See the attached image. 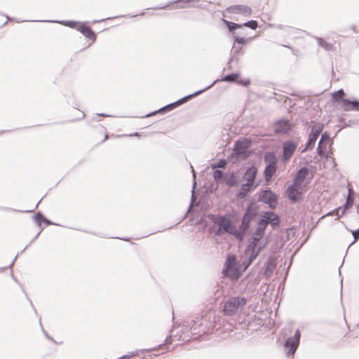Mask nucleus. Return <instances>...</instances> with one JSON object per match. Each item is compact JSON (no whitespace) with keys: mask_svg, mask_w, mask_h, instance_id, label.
<instances>
[{"mask_svg":"<svg viewBox=\"0 0 359 359\" xmlns=\"http://www.w3.org/2000/svg\"><path fill=\"white\" fill-rule=\"evenodd\" d=\"M222 273L224 276H229L231 279L236 280L239 278L240 273L237 268L236 259L234 255L228 257L226 259Z\"/></svg>","mask_w":359,"mask_h":359,"instance_id":"nucleus-6","label":"nucleus"},{"mask_svg":"<svg viewBox=\"0 0 359 359\" xmlns=\"http://www.w3.org/2000/svg\"><path fill=\"white\" fill-rule=\"evenodd\" d=\"M343 210L342 207H339L338 208L335 209L333 212V215H335L337 216V218H339V215H341V210Z\"/></svg>","mask_w":359,"mask_h":359,"instance_id":"nucleus-47","label":"nucleus"},{"mask_svg":"<svg viewBox=\"0 0 359 359\" xmlns=\"http://www.w3.org/2000/svg\"><path fill=\"white\" fill-rule=\"evenodd\" d=\"M323 124L320 123H313L311 128V133L309 135L308 141L306 144L304 149L302 151V153L305 152L308 150H311V149L313 148L318 137L323 131Z\"/></svg>","mask_w":359,"mask_h":359,"instance_id":"nucleus-7","label":"nucleus"},{"mask_svg":"<svg viewBox=\"0 0 359 359\" xmlns=\"http://www.w3.org/2000/svg\"><path fill=\"white\" fill-rule=\"evenodd\" d=\"M276 266V259L269 257L264 266V274L266 278L270 277Z\"/></svg>","mask_w":359,"mask_h":359,"instance_id":"nucleus-20","label":"nucleus"},{"mask_svg":"<svg viewBox=\"0 0 359 359\" xmlns=\"http://www.w3.org/2000/svg\"><path fill=\"white\" fill-rule=\"evenodd\" d=\"M315 39H316L318 46L322 47L325 50H326L327 52L335 51L336 48L332 43L327 42L321 37L316 36V37H315Z\"/></svg>","mask_w":359,"mask_h":359,"instance_id":"nucleus-24","label":"nucleus"},{"mask_svg":"<svg viewBox=\"0 0 359 359\" xmlns=\"http://www.w3.org/2000/svg\"><path fill=\"white\" fill-rule=\"evenodd\" d=\"M261 248L259 249H250V255L248 257V260L246 263H245L244 270H245L257 258L259 252L261 251Z\"/></svg>","mask_w":359,"mask_h":359,"instance_id":"nucleus-28","label":"nucleus"},{"mask_svg":"<svg viewBox=\"0 0 359 359\" xmlns=\"http://www.w3.org/2000/svg\"><path fill=\"white\" fill-rule=\"evenodd\" d=\"M277 170V166H270L266 165L265 169L264 170V179L266 182H270L276 173Z\"/></svg>","mask_w":359,"mask_h":359,"instance_id":"nucleus-26","label":"nucleus"},{"mask_svg":"<svg viewBox=\"0 0 359 359\" xmlns=\"http://www.w3.org/2000/svg\"><path fill=\"white\" fill-rule=\"evenodd\" d=\"M323 144H318L317 147V153L320 157L325 156V152H326V147L324 146ZM326 158H327V156H326Z\"/></svg>","mask_w":359,"mask_h":359,"instance_id":"nucleus-40","label":"nucleus"},{"mask_svg":"<svg viewBox=\"0 0 359 359\" xmlns=\"http://www.w3.org/2000/svg\"><path fill=\"white\" fill-rule=\"evenodd\" d=\"M27 20H17L16 22H26Z\"/></svg>","mask_w":359,"mask_h":359,"instance_id":"nucleus-64","label":"nucleus"},{"mask_svg":"<svg viewBox=\"0 0 359 359\" xmlns=\"http://www.w3.org/2000/svg\"><path fill=\"white\" fill-rule=\"evenodd\" d=\"M344 90L343 89H339L332 93V100L334 102H341V105H343V100L346 99L344 98Z\"/></svg>","mask_w":359,"mask_h":359,"instance_id":"nucleus-27","label":"nucleus"},{"mask_svg":"<svg viewBox=\"0 0 359 359\" xmlns=\"http://www.w3.org/2000/svg\"><path fill=\"white\" fill-rule=\"evenodd\" d=\"M41 232V230L36 235L34 236V238L30 241V243L20 252V253L22 254V252H25V250L32 244L33 243L36 239L37 238L39 237V236L40 235Z\"/></svg>","mask_w":359,"mask_h":359,"instance_id":"nucleus-45","label":"nucleus"},{"mask_svg":"<svg viewBox=\"0 0 359 359\" xmlns=\"http://www.w3.org/2000/svg\"><path fill=\"white\" fill-rule=\"evenodd\" d=\"M171 343V337H167L165 339V344H170Z\"/></svg>","mask_w":359,"mask_h":359,"instance_id":"nucleus-59","label":"nucleus"},{"mask_svg":"<svg viewBox=\"0 0 359 359\" xmlns=\"http://www.w3.org/2000/svg\"><path fill=\"white\" fill-rule=\"evenodd\" d=\"M256 187L257 185L254 186L253 184H248L246 182L243 184L236 194L237 197L240 199H245L248 193H250Z\"/></svg>","mask_w":359,"mask_h":359,"instance_id":"nucleus-21","label":"nucleus"},{"mask_svg":"<svg viewBox=\"0 0 359 359\" xmlns=\"http://www.w3.org/2000/svg\"><path fill=\"white\" fill-rule=\"evenodd\" d=\"M239 77V73H231L228 74L225 76H224L221 81H226V82H230V83H234L238 81V79Z\"/></svg>","mask_w":359,"mask_h":359,"instance_id":"nucleus-30","label":"nucleus"},{"mask_svg":"<svg viewBox=\"0 0 359 359\" xmlns=\"http://www.w3.org/2000/svg\"><path fill=\"white\" fill-rule=\"evenodd\" d=\"M43 333L48 339L53 341V342H55V340L50 336H49L48 334L44 330H43Z\"/></svg>","mask_w":359,"mask_h":359,"instance_id":"nucleus-53","label":"nucleus"},{"mask_svg":"<svg viewBox=\"0 0 359 359\" xmlns=\"http://www.w3.org/2000/svg\"><path fill=\"white\" fill-rule=\"evenodd\" d=\"M78 31H79L86 38L92 40L93 42L95 41L96 34L88 25V22H81L78 27Z\"/></svg>","mask_w":359,"mask_h":359,"instance_id":"nucleus-13","label":"nucleus"},{"mask_svg":"<svg viewBox=\"0 0 359 359\" xmlns=\"http://www.w3.org/2000/svg\"><path fill=\"white\" fill-rule=\"evenodd\" d=\"M301 333L297 330L294 336L288 337L285 342V347L288 348L287 355H294L299 344Z\"/></svg>","mask_w":359,"mask_h":359,"instance_id":"nucleus-9","label":"nucleus"},{"mask_svg":"<svg viewBox=\"0 0 359 359\" xmlns=\"http://www.w3.org/2000/svg\"><path fill=\"white\" fill-rule=\"evenodd\" d=\"M157 113H159V111H158V110L157 111H154L151 112V113H149L148 114L145 115L144 117H150V116L156 115Z\"/></svg>","mask_w":359,"mask_h":359,"instance_id":"nucleus-57","label":"nucleus"},{"mask_svg":"<svg viewBox=\"0 0 359 359\" xmlns=\"http://www.w3.org/2000/svg\"><path fill=\"white\" fill-rule=\"evenodd\" d=\"M226 11L230 13L242 14L245 16H250L252 14L251 8L245 5H233L228 7Z\"/></svg>","mask_w":359,"mask_h":359,"instance_id":"nucleus-12","label":"nucleus"},{"mask_svg":"<svg viewBox=\"0 0 359 359\" xmlns=\"http://www.w3.org/2000/svg\"><path fill=\"white\" fill-rule=\"evenodd\" d=\"M177 4L174 7L176 9L189 8L186 3H177Z\"/></svg>","mask_w":359,"mask_h":359,"instance_id":"nucleus-46","label":"nucleus"},{"mask_svg":"<svg viewBox=\"0 0 359 359\" xmlns=\"http://www.w3.org/2000/svg\"><path fill=\"white\" fill-rule=\"evenodd\" d=\"M29 302H30L31 306L33 307V309H34V312H35V313H36V309L34 307V306H33V304H32V301H31L30 299H29Z\"/></svg>","mask_w":359,"mask_h":359,"instance_id":"nucleus-62","label":"nucleus"},{"mask_svg":"<svg viewBox=\"0 0 359 359\" xmlns=\"http://www.w3.org/2000/svg\"><path fill=\"white\" fill-rule=\"evenodd\" d=\"M258 215V207L253 203L248 205L245 213L241 219V224L239 226L238 231L241 232L242 239L244 234L250 228L252 220Z\"/></svg>","mask_w":359,"mask_h":359,"instance_id":"nucleus-2","label":"nucleus"},{"mask_svg":"<svg viewBox=\"0 0 359 359\" xmlns=\"http://www.w3.org/2000/svg\"><path fill=\"white\" fill-rule=\"evenodd\" d=\"M297 144L293 141L287 140L284 142L283 146V161H288L294 153Z\"/></svg>","mask_w":359,"mask_h":359,"instance_id":"nucleus-10","label":"nucleus"},{"mask_svg":"<svg viewBox=\"0 0 359 359\" xmlns=\"http://www.w3.org/2000/svg\"><path fill=\"white\" fill-rule=\"evenodd\" d=\"M224 233H225L224 230H222V229L219 228L218 226L217 229L215 231V235L217 236H222Z\"/></svg>","mask_w":359,"mask_h":359,"instance_id":"nucleus-48","label":"nucleus"},{"mask_svg":"<svg viewBox=\"0 0 359 359\" xmlns=\"http://www.w3.org/2000/svg\"><path fill=\"white\" fill-rule=\"evenodd\" d=\"M195 189H196V182H194L193 188H192V191H191V193H192L191 201H194V198Z\"/></svg>","mask_w":359,"mask_h":359,"instance_id":"nucleus-56","label":"nucleus"},{"mask_svg":"<svg viewBox=\"0 0 359 359\" xmlns=\"http://www.w3.org/2000/svg\"><path fill=\"white\" fill-rule=\"evenodd\" d=\"M266 165L277 166V158L273 152H266L264 157Z\"/></svg>","mask_w":359,"mask_h":359,"instance_id":"nucleus-25","label":"nucleus"},{"mask_svg":"<svg viewBox=\"0 0 359 359\" xmlns=\"http://www.w3.org/2000/svg\"><path fill=\"white\" fill-rule=\"evenodd\" d=\"M341 108L345 111H359V100L357 99H346L343 100Z\"/></svg>","mask_w":359,"mask_h":359,"instance_id":"nucleus-18","label":"nucleus"},{"mask_svg":"<svg viewBox=\"0 0 359 359\" xmlns=\"http://www.w3.org/2000/svg\"><path fill=\"white\" fill-rule=\"evenodd\" d=\"M207 217L215 225H217L219 228L222 229V230H224L225 233L233 236L238 240H242L241 232L238 231V229L226 216L209 214Z\"/></svg>","mask_w":359,"mask_h":359,"instance_id":"nucleus-1","label":"nucleus"},{"mask_svg":"<svg viewBox=\"0 0 359 359\" xmlns=\"http://www.w3.org/2000/svg\"><path fill=\"white\" fill-rule=\"evenodd\" d=\"M98 116L109 117V116H111V115L107 114H103V113L97 114L96 116H95L93 118V120L97 121L96 117H98Z\"/></svg>","mask_w":359,"mask_h":359,"instance_id":"nucleus-51","label":"nucleus"},{"mask_svg":"<svg viewBox=\"0 0 359 359\" xmlns=\"http://www.w3.org/2000/svg\"><path fill=\"white\" fill-rule=\"evenodd\" d=\"M129 136H140V133L137 132H135L133 134H130Z\"/></svg>","mask_w":359,"mask_h":359,"instance_id":"nucleus-61","label":"nucleus"},{"mask_svg":"<svg viewBox=\"0 0 359 359\" xmlns=\"http://www.w3.org/2000/svg\"><path fill=\"white\" fill-rule=\"evenodd\" d=\"M177 107V105L176 102H174L170 103V104L160 108L158 110V111H159L160 114H163V113L170 111Z\"/></svg>","mask_w":359,"mask_h":359,"instance_id":"nucleus-33","label":"nucleus"},{"mask_svg":"<svg viewBox=\"0 0 359 359\" xmlns=\"http://www.w3.org/2000/svg\"><path fill=\"white\" fill-rule=\"evenodd\" d=\"M218 80H216L212 84H210V86H208V87L202 89V90H199L192 94H190V95H188L187 96H184V97L177 100L175 102L177 105V107H179L180 105L187 102V101H189V100H191V98L201 94L202 93L205 92V90H208L209 88H210L211 87L213 86V85Z\"/></svg>","mask_w":359,"mask_h":359,"instance_id":"nucleus-19","label":"nucleus"},{"mask_svg":"<svg viewBox=\"0 0 359 359\" xmlns=\"http://www.w3.org/2000/svg\"><path fill=\"white\" fill-rule=\"evenodd\" d=\"M227 164V162L225 159H219L217 163L212 165V168H225L226 165Z\"/></svg>","mask_w":359,"mask_h":359,"instance_id":"nucleus-42","label":"nucleus"},{"mask_svg":"<svg viewBox=\"0 0 359 359\" xmlns=\"http://www.w3.org/2000/svg\"><path fill=\"white\" fill-rule=\"evenodd\" d=\"M257 174V168H256V166L252 165L246 169L243 176V178L244 180L246 181V183L254 185Z\"/></svg>","mask_w":359,"mask_h":359,"instance_id":"nucleus-17","label":"nucleus"},{"mask_svg":"<svg viewBox=\"0 0 359 359\" xmlns=\"http://www.w3.org/2000/svg\"><path fill=\"white\" fill-rule=\"evenodd\" d=\"M43 222H44L46 225H51V224H54V225H57L55 223H53L50 220L48 219L47 218H46L44 217V219H43Z\"/></svg>","mask_w":359,"mask_h":359,"instance_id":"nucleus-52","label":"nucleus"},{"mask_svg":"<svg viewBox=\"0 0 359 359\" xmlns=\"http://www.w3.org/2000/svg\"><path fill=\"white\" fill-rule=\"evenodd\" d=\"M243 54V47L241 46H237L233 44L231 50V56L228 61V67L231 69V63L233 62H238L240 60V57Z\"/></svg>","mask_w":359,"mask_h":359,"instance_id":"nucleus-14","label":"nucleus"},{"mask_svg":"<svg viewBox=\"0 0 359 359\" xmlns=\"http://www.w3.org/2000/svg\"><path fill=\"white\" fill-rule=\"evenodd\" d=\"M302 187H299L295 184H292L290 185L287 190V195L289 199L295 203L299 201L302 198V191H301Z\"/></svg>","mask_w":359,"mask_h":359,"instance_id":"nucleus-11","label":"nucleus"},{"mask_svg":"<svg viewBox=\"0 0 359 359\" xmlns=\"http://www.w3.org/2000/svg\"><path fill=\"white\" fill-rule=\"evenodd\" d=\"M224 22L225 25L226 26L229 32L231 33L232 36H233V32H236V29L243 28V25H241V24H237V23H235V22H231V21H228L226 20H224Z\"/></svg>","mask_w":359,"mask_h":359,"instance_id":"nucleus-29","label":"nucleus"},{"mask_svg":"<svg viewBox=\"0 0 359 359\" xmlns=\"http://www.w3.org/2000/svg\"><path fill=\"white\" fill-rule=\"evenodd\" d=\"M126 15H120V16H118V17H113V18H106V20H111V19H114V18H121V17H125ZM105 20V19H102V20H94L93 22V23H97V22H102Z\"/></svg>","mask_w":359,"mask_h":359,"instance_id":"nucleus-50","label":"nucleus"},{"mask_svg":"<svg viewBox=\"0 0 359 359\" xmlns=\"http://www.w3.org/2000/svg\"><path fill=\"white\" fill-rule=\"evenodd\" d=\"M250 144V140L248 139L237 140L233 146V152L232 156H235L236 158L241 157L243 159H246L250 155V152L248 151Z\"/></svg>","mask_w":359,"mask_h":359,"instance_id":"nucleus-4","label":"nucleus"},{"mask_svg":"<svg viewBox=\"0 0 359 359\" xmlns=\"http://www.w3.org/2000/svg\"><path fill=\"white\" fill-rule=\"evenodd\" d=\"M245 304L246 299L244 297H232L224 303L223 311L225 315L232 316L238 311L240 307Z\"/></svg>","mask_w":359,"mask_h":359,"instance_id":"nucleus-3","label":"nucleus"},{"mask_svg":"<svg viewBox=\"0 0 359 359\" xmlns=\"http://www.w3.org/2000/svg\"><path fill=\"white\" fill-rule=\"evenodd\" d=\"M233 44L237 43V46H241L246 43L250 39H245V37H241L238 36L236 32H233Z\"/></svg>","mask_w":359,"mask_h":359,"instance_id":"nucleus-32","label":"nucleus"},{"mask_svg":"<svg viewBox=\"0 0 359 359\" xmlns=\"http://www.w3.org/2000/svg\"><path fill=\"white\" fill-rule=\"evenodd\" d=\"M331 140H330V135L327 132H324L322 135H321V137L320 139V141L318 142V144H327L329 142H330Z\"/></svg>","mask_w":359,"mask_h":359,"instance_id":"nucleus-39","label":"nucleus"},{"mask_svg":"<svg viewBox=\"0 0 359 359\" xmlns=\"http://www.w3.org/2000/svg\"><path fill=\"white\" fill-rule=\"evenodd\" d=\"M32 219L39 226H41L44 219V215L41 212H38L32 217Z\"/></svg>","mask_w":359,"mask_h":359,"instance_id":"nucleus-37","label":"nucleus"},{"mask_svg":"<svg viewBox=\"0 0 359 359\" xmlns=\"http://www.w3.org/2000/svg\"><path fill=\"white\" fill-rule=\"evenodd\" d=\"M276 28H277L278 29L283 30L286 28V26L283 25H276Z\"/></svg>","mask_w":359,"mask_h":359,"instance_id":"nucleus-58","label":"nucleus"},{"mask_svg":"<svg viewBox=\"0 0 359 359\" xmlns=\"http://www.w3.org/2000/svg\"><path fill=\"white\" fill-rule=\"evenodd\" d=\"M39 22H47L58 23L72 29L78 30V27L81 23L76 20H38Z\"/></svg>","mask_w":359,"mask_h":359,"instance_id":"nucleus-23","label":"nucleus"},{"mask_svg":"<svg viewBox=\"0 0 359 359\" xmlns=\"http://www.w3.org/2000/svg\"><path fill=\"white\" fill-rule=\"evenodd\" d=\"M0 210H3V211H7V212H29V210L22 211V210H16V209H14L12 208L1 207V206H0Z\"/></svg>","mask_w":359,"mask_h":359,"instance_id":"nucleus-44","label":"nucleus"},{"mask_svg":"<svg viewBox=\"0 0 359 359\" xmlns=\"http://www.w3.org/2000/svg\"><path fill=\"white\" fill-rule=\"evenodd\" d=\"M260 241V238L252 236L249 239V248L250 249H262V247L258 246V243Z\"/></svg>","mask_w":359,"mask_h":359,"instance_id":"nucleus-34","label":"nucleus"},{"mask_svg":"<svg viewBox=\"0 0 359 359\" xmlns=\"http://www.w3.org/2000/svg\"><path fill=\"white\" fill-rule=\"evenodd\" d=\"M201 0H175L174 1L170 2L168 4L163 6H158L154 8L155 10H159V9H164L170 4H172L173 3H186L187 4V6L189 8H194L198 7V5L196 4H198Z\"/></svg>","mask_w":359,"mask_h":359,"instance_id":"nucleus-22","label":"nucleus"},{"mask_svg":"<svg viewBox=\"0 0 359 359\" xmlns=\"http://www.w3.org/2000/svg\"><path fill=\"white\" fill-rule=\"evenodd\" d=\"M242 25H243V27H248L253 30L256 29L258 27L257 21L254 20H248Z\"/></svg>","mask_w":359,"mask_h":359,"instance_id":"nucleus-38","label":"nucleus"},{"mask_svg":"<svg viewBox=\"0 0 359 359\" xmlns=\"http://www.w3.org/2000/svg\"><path fill=\"white\" fill-rule=\"evenodd\" d=\"M353 202H354L353 197H352L351 196H348L346 198V203L344 205L343 210H341V215H339V217H341L343 215H344L346 212V210L351 208L353 206Z\"/></svg>","mask_w":359,"mask_h":359,"instance_id":"nucleus-31","label":"nucleus"},{"mask_svg":"<svg viewBox=\"0 0 359 359\" xmlns=\"http://www.w3.org/2000/svg\"><path fill=\"white\" fill-rule=\"evenodd\" d=\"M280 224V217L275 212L271 211H265L261 215V218L258 220L257 224L264 226L266 228L269 224L273 227L278 226Z\"/></svg>","mask_w":359,"mask_h":359,"instance_id":"nucleus-8","label":"nucleus"},{"mask_svg":"<svg viewBox=\"0 0 359 359\" xmlns=\"http://www.w3.org/2000/svg\"><path fill=\"white\" fill-rule=\"evenodd\" d=\"M257 225H258V226L255 229V231L254 232V235H255L256 237H257V238H260V239H261L262 238V236H264L266 228L264 226H262L260 224H257Z\"/></svg>","mask_w":359,"mask_h":359,"instance_id":"nucleus-36","label":"nucleus"},{"mask_svg":"<svg viewBox=\"0 0 359 359\" xmlns=\"http://www.w3.org/2000/svg\"><path fill=\"white\" fill-rule=\"evenodd\" d=\"M213 178L215 181H219L223 178H224V173L220 170H215L213 171Z\"/></svg>","mask_w":359,"mask_h":359,"instance_id":"nucleus-41","label":"nucleus"},{"mask_svg":"<svg viewBox=\"0 0 359 359\" xmlns=\"http://www.w3.org/2000/svg\"><path fill=\"white\" fill-rule=\"evenodd\" d=\"M225 182L229 187H234L236 184L235 174L231 172L228 177H225Z\"/></svg>","mask_w":359,"mask_h":359,"instance_id":"nucleus-35","label":"nucleus"},{"mask_svg":"<svg viewBox=\"0 0 359 359\" xmlns=\"http://www.w3.org/2000/svg\"><path fill=\"white\" fill-rule=\"evenodd\" d=\"M352 233V235L354 238V241L349 245L348 247V249L350 248V246L353 244L356 241L359 239V228L358 229L351 231Z\"/></svg>","mask_w":359,"mask_h":359,"instance_id":"nucleus-43","label":"nucleus"},{"mask_svg":"<svg viewBox=\"0 0 359 359\" xmlns=\"http://www.w3.org/2000/svg\"><path fill=\"white\" fill-rule=\"evenodd\" d=\"M130 357V355H124L119 357L117 359H129Z\"/></svg>","mask_w":359,"mask_h":359,"instance_id":"nucleus-60","label":"nucleus"},{"mask_svg":"<svg viewBox=\"0 0 359 359\" xmlns=\"http://www.w3.org/2000/svg\"><path fill=\"white\" fill-rule=\"evenodd\" d=\"M259 202L267 204L271 209H275L278 204V197L271 189L261 190L257 193Z\"/></svg>","mask_w":359,"mask_h":359,"instance_id":"nucleus-5","label":"nucleus"},{"mask_svg":"<svg viewBox=\"0 0 359 359\" xmlns=\"http://www.w3.org/2000/svg\"><path fill=\"white\" fill-rule=\"evenodd\" d=\"M353 193V190L351 189H348V196H351V194Z\"/></svg>","mask_w":359,"mask_h":359,"instance_id":"nucleus-63","label":"nucleus"},{"mask_svg":"<svg viewBox=\"0 0 359 359\" xmlns=\"http://www.w3.org/2000/svg\"><path fill=\"white\" fill-rule=\"evenodd\" d=\"M291 130V125L288 120L280 119L274 124V132L277 134H284Z\"/></svg>","mask_w":359,"mask_h":359,"instance_id":"nucleus-15","label":"nucleus"},{"mask_svg":"<svg viewBox=\"0 0 359 359\" xmlns=\"http://www.w3.org/2000/svg\"><path fill=\"white\" fill-rule=\"evenodd\" d=\"M239 83H241L244 86H248L250 83V81L249 79H247L245 81H240Z\"/></svg>","mask_w":359,"mask_h":359,"instance_id":"nucleus-55","label":"nucleus"},{"mask_svg":"<svg viewBox=\"0 0 359 359\" xmlns=\"http://www.w3.org/2000/svg\"><path fill=\"white\" fill-rule=\"evenodd\" d=\"M309 174V170L306 167H302L297 171L293 179V183L302 187L304 181Z\"/></svg>","mask_w":359,"mask_h":359,"instance_id":"nucleus-16","label":"nucleus"},{"mask_svg":"<svg viewBox=\"0 0 359 359\" xmlns=\"http://www.w3.org/2000/svg\"><path fill=\"white\" fill-rule=\"evenodd\" d=\"M19 254H17V255L15 256V257L13 259V260L11 262V263L10 264V265L8 266V268H10V269H12L13 265H14V263L16 261L18 257ZM7 269V267H6ZM4 269H6V268H4L2 269H0V271H4Z\"/></svg>","mask_w":359,"mask_h":359,"instance_id":"nucleus-49","label":"nucleus"},{"mask_svg":"<svg viewBox=\"0 0 359 359\" xmlns=\"http://www.w3.org/2000/svg\"><path fill=\"white\" fill-rule=\"evenodd\" d=\"M164 346V344H160L158 348H154L151 349H145L144 350L145 352H150L151 351L157 350L161 348Z\"/></svg>","mask_w":359,"mask_h":359,"instance_id":"nucleus-54","label":"nucleus"}]
</instances>
